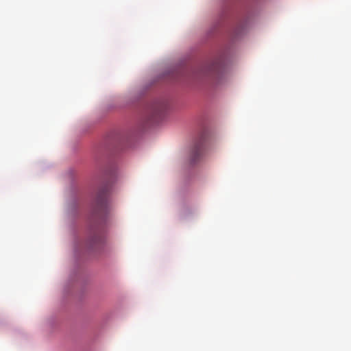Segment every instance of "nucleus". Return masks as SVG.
Here are the masks:
<instances>
[{"label": "nucleus", "instance_id": "1", "mask_svg": "<svg viewBox=\"0 0 351 351\" xmlns=\"http://www.w3.org/2000/svg\"><path fill=\"white\" fill-rule=\"evenodd\" d=\"M108 194L109 189L107 186L101 187L97 192L95 199L96 212L97 213L106 210L108 204Z\"/></svg>", "mask_w": 351, "mask_h": 351}, {"label": "nucleus", "instance_id": "2", "mask_svg": "<svg viewBox=\"0 0 351 351\" xmlns=\"http://www.w3.org/2000/svg\"><path fill=\"white\" fill-rule=\"evenodd\" d=\"M165 109L164 104L161 102H156L152 105L150 107V116L152 119H154L159 116Z\"/></svg>", "mask_w": 351, "mask_h": 351}, {"label": "nucleus", "instance_id": "3", "mask_svg": "<svg viewBox=\"0 0 351 351\" xmlns=\"http://www.w3.org/2000/svg\"><path fill=\"white\" fill-rule=\"evenodd\" d=\"M202 152V143H197L195 145L193 150H192V156H191V162L193 163L195 162L197 158L200 156Z\"/></svg>", "mask_w": 351, "mask_h": 351}, {"label": "nucleus", "instance_id": "4", "mask_svg": "<svg viewBox=\"0 0 351 351\" xmlns=\"http://www.w3.org/2000/svg\"><path fill=\"white\" fill-rule=\"evenodd\" d=\"M218 67H219L218 64H215L212 65L209 69V73H210L209 75H212V73H214L215 71V70L218 69Z\"/></svg>", "mask_w": 351, "mask_h": 351}]
</instances>
